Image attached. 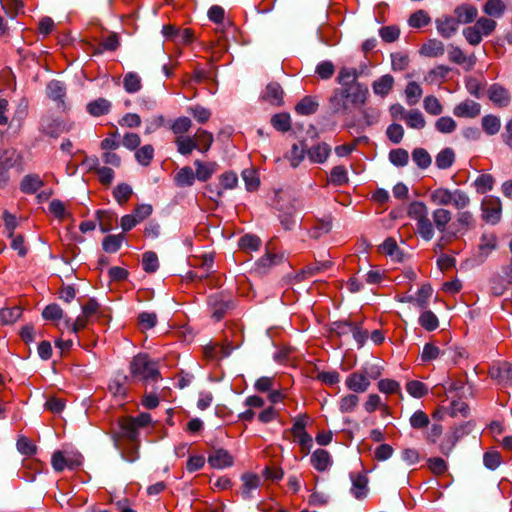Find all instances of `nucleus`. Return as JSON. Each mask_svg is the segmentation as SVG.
<instances>
[{"mask_svg":"<svg viewBox=\"0 0 512 512\" xmlns=\"http://www.w3.org/2000/svg\"><path fill=\"white\" fill-rule=\"evenodd\" d=\"M135 157L139 164L143 166H148L150 162L152 161L154 157V148L152 145H144L141 148H139L136 153Z\"/></svg>","mask_w":512,"mask_h":512,"instance_id":"69168bd1","label":"nucleus"},{"mask_svg":"<svg viewBox=\"0 0 512 512\" xmlns=\"http://www.w3.org/2000/svg\"><path fill=\"white\" fill-rule=\"evenodd\" d=\"M318 103L311 97H304L295 107L300 115H311L316 112Z\"/></svg>","mask_w":512,"mask_h":512,"instance_id":"864d4df0","label":"nucleus"},{"mask_svg":"<svg viewBox=\"0 0 512 512\" xmlns=\"http://www.w3.org/2000/svg\"><path fill=\"white\" fill-rule=\"evenodd\" d=\"M264 99L273 105H280L283 98V90L278 83H270L266 87Z\"/></svg>","mask_w":512,"mask_h":512,"instance_id":"e433bc0d","label":"nucleus"},{"mask_svg":"<svg viewBox=\"0 0 512 512\" xmlns=\"http://www.w3.org/2000/svg\"><path fill=\"white\" fill-rule=\"evenodd\" d=\"M311 464L317 471H326L332 464V459L328 451L317 449L311 456Z\"/></svg>","mask_w":512,"mask_h":512,"instance_id":"4be33fe9","label":"nucleus"},{"mask_svg":"<svg viewBox=\"0 0 512 512\" xmlns=\"http://www.w3.org/2000/svg\"><path fill=\"white\" fill-rule=\"evenodd\" d=\"M430 202L435 206H452L457 210L456 223L459 226L458 231H468L474 227L475 219L472 212L466 210L471 204L469 194L459 188L449 189L447 187H437L428 193Z\"/></svg>","mask_w":512,"mask_h":512,"instance_id":"f03ea898","label":"nucleus"},{"mask_svg":"<svg viewBox=\"0 0 512 512\" xmlns=\"http://www.w3.org/2000/svg\"><path fill=\"white\" fill-rule=\"evenodd\" d=\"M481 106L473 100H465L457 104L453 109V114L460 118H475L480 114Z\"/></svg>","mask_w":512,"mask_h":512,"instance_id":"ddd939ff","label":"nucleus"},{"mask_svg":"<svg viewBox=\"0 0 512 512\" xmlns=\"http://www.w3.org/2000/svg\"><path fill=\"white\" fill-rule=\"evenodd\" d=\"M423 90L417 82H409L405 88V96L408 105L413 106L417 104L422 97Z\"/></svg>","mask_w":512,"mask_h":512,"instance_id":"79ce46f5","label":"nucleus"},{"mask_svg":"<svg viewBox=\"0 0 512 512\" xmlns=\"http://www.w3.org/2000/svg\"><path fill=\"white\" fill-rule=\"evenodd\" d=\"M454 161L455 153L451 148H444L436 155L435 158V164L441 170L450 168Z\"/></svg>","mask_w":512,"mask_h":512,"instance_id":"72a5a7b5","label":"nucleus"},{"mask_svg":"<svg viewBox=\"0 0 512 512\" xmlns=\"http://www.w3.org/2000/svg\"><path fill=\"white\" fill-rule=\"evenodd\" d=\"M307 420L308 417L306 415L299 416L294 421L290 430L294 440L299 444L305 454H308L313 446V439L305 430Z\"/></svg>","mask_w":512,"mask_h":512,"instance_id":"423d86ee","label":"nucleus"},{"mask_svg":"<svg viewBox=\"0 0 512 512\" xmlns=\"http://www.w3.org/2000/svg\"><path fill=\"white\" fill-rule=\"evenodd\" d=\"M351 480H352L351 493L354 495V497L357 499L365 498L368 493L367 477L365 475H361V474H352Z\"/></svg>","mask_w":512,"mask_h":512,"instance_id":"393cba45","label":"nucleus"},{"mask_svg":"<svg viewBox=\"0 0 512 512\" xmlns=\"http://www.w3.org/2000/svg\"><path fill=\"white\" fill-rule=\"evenodd\" d=\"M406 390L414 398H421L428 393L427 386L417 380H411L407 382Z\"/></svg>","mask_w":512,"mask_h":512,"instance_id":"774afa93","label":"nucleus"},{"mask_svg":"<svg viewBox=\"0 0 512 512\" xmlns=\"http://www.w3.org/2000/svg\"><path fill=\"white\" fill-rule=\"evenodd\" d=\"M65 94L66 88L62 82L54 80L47 85V95L52 100L63 103Z\"/></svg>","mask_w":512,"mask_h":512,"instance_id":"4c0bfd02","label":"nucleus"},{"mask_svg":"<svg viewBox=\"0 0 512 512\" xmlns=\"http://www.w3.org/2000/svg\"><path fill=\"white\" fill-rule=\"evenodd\" d=\"M490 375L500 382L507 383L512 379V365L504 362L490 369Z\"/></svg>","mask_w":512,"mask_h":512,"instance_id":"f704fd0d","label":"nucleus"},{"mask_svg":"<svg viewBox=\"0 0 512 512\" xmlns=\"http://www.w3.org/2000/svg\"><path fill=\"white\" fill-rule=\"evenodd\" d=\"M390 162L397 167H404L408 164L409 154L402 148L393 149L389 153Z\"/></svg>","mask_w":512,"mask_h":512,"instance_id":"4d7b16f0","label":"nucleus"},{"mask_svg":"<svg viewBox=\"0 0 512 512\" xmlns=\"http://www.w3.org/2000/svg\"><path fill=\"white\" fill-rule=\"evenodd\" d=\"M420 54L425 57H440L445 53V46L438 39H429L420 48Z\"/></svg>","mask_w":512,"mask_h":512,"instance_id":"aec40b11","label":"nucleus"},{"mask_svg":"<svg viewBox=\"0 0 512 512\" xmlns=\"http://www.w3.org/2000/svg\"><path fill=\"white\" fill-rule=\"evenodd\" d=\"M342 331L351 332L353 338L359 344V346H362L368 337V332L366 330L361 329L359 326L353 323H343Z\"/></svg>","mask_w":512,"mask_h":512,"instance_id":"3c124183","label":"nucleus"},{"mask_svg":"<svg viewBox=\"0 0 512 512\" xmlns=\"http://www.w3.org/2000/svg\"><path fill=\"white\" fill-rule=\"evenodd\" d=\"M495 180L490 174H481L474 181L473 185L475 190L479 194H485L486 192L493 189Z\"/></svg>","mask_w":512,"mask_h":512,"instance_id":"a19ab883","label":"nucleus"},{"mask_svg":"<svg viewBox=\"0 0 512 512\" xmlns=\"http://www.w3.org/2000/svg\"><path fill=\"white\" fill-rule=\"evenodd\" d=\"M423 106L428 114L434 116L440 115L443 112L442 104L440 103L438 98H436L433 95H429L424 98Z\"/></svg>","mask_w":512,"mask_h":512,"instance_id":"13d9d810","label":"nucleus"},{"mask_svg":"<svg viewBox=\"0 0 512 512\" xmlns=\"http://www.w3.org/2000/svg\"><path fill=\"white\" fill-rule=\"evenodd\" d=\"M110 108L111 103L104 98H98L87 104V111L95 117L107 114Z\"/></svg>","mask_w":512,"mask_h":512,"instance_id":"473e14b6","label":"nucleus"},{"mask_svg":"<svg viewBox=\"0 0 512 512\" xmlns=\"http://www.w3.org/2000/svg\"><path fill=\"white\" fill-rule=\"evenodd\" d=\"M341 90L349 103V108L352 106H363L369 95V90L364 84H352L348 87L341 88Z\"/></svg>","mask_w":512,"mask_h":512,"instance_id":"6e6552de","label":"nucleus"},{"mask_svg":"<svg viewBox=\"0 0 512 512\" xmlns=\"http://www.w3.org/2000/svg\"><path fill=\"white\" fill-rule=\"evenodd\" d=\"M174 143L177 151L184 156L190 155L195 150L194 138L190 136H176Z\"/></svg>","mask_w":512,"mask_h":512,"instance_id":"ea45409f","label":"nucleus"},{"mask_svg":"<svg viewBox=\"0 0 512 512\" xmlns=\"http://www.w3.org/2000/svg\"><path fill=\"white\" fill-rule=\"evenodd\" d=\"M435 128L440 133L449 134L456 130L457 123L452 117L443 116L436 120Z\"/></svg>","mask_w":512,"mask_h":512,"instance_id":"5fc2aeb1","label":"nucleus"},{"mask_svg":"<svg viewBox=\"0 0 512 512\" xmlns=\"http://www.w3.org/2000/svg\"><path fill=\"white\" fill-rule=\"evenodd\" d=\"M15 168L19 173L24 170V159L21 152L15 148L5 149L0 154V189L4 188L9 180V170Z\"/></svg>","mask_w":512,"mask_h":512,"instance_id":"20e7f679","label":"nucleus"},{"mask_svg":"<svg viewBox=\"0 0 512 512\" xmlns=\"http://www.w3.org/2000/svg\"><path fill=\"white\" fill-rule=\"evenodd\" d=\"M481 127L488 136H494L501 129L500 118L493 114L485 115L481 119Z\"/></svg>","mask_w":512,"mask_h":512,"instance_id":"c756f323","label":"nucleus"},{"mask_svg":"<svg viewBox=\"0 0 512 512\" xmlns=\"http://www.w3.org/2000/svg\"><path fill=\"white\" fill-rule=\"evenodd\" d=\"M44 186V181L38 174H27L20 182V190L24 194H34Z\"/></svg>","mask_w":512,"mask_h":512,"instance_id":"f3484780","label":"nucleus"},{"mask_svg":"<svg viewBox=\"0 0 512 512\" xmlns=\"http://www.w3.org/2000/svg\"><path fill=\"white\" fill-rule=\"evenodd\" d=\"M497 23L495 20L488 17H480L477 21L466 28L463 29V36L465 40L471 46H478L483 37L490 36L496 29Z\"/></svg>","mask_w":512,"mask_h":512,"instance_id":"7ed1b4c3","label":"nucleus"},{"mask_svg":"<svg viewBox=\"0 0 512 512\" xmlns=\"http://www.w3.org/2000/svg\"><path fill=\"white\" fill-rule=\"evenodd\" d=\"M194 165L196 167L195 177L202 182L207 181L217 170L215 162L204 163L200 160H195Z\"/></svg>","mask_w":512,"mask_h":512,"instance_id":"c85d7f7f","label":"nucleus"},{"mask_svg":"<svg viewBox=\"0 0 512 512\" xmlns=\"http://www.w3.org/2000/svg\"><path fill=\"white\" fill-rule=\"evenodd\" d=\"M394 86V78L390 74H385L372 83L374 94L385 97L387 96Z\"/></svg>","mask_w":512,"mask_h":512,"instance_id":"5701e85b","label":"nucleus"},{"mask_svg":"<svg viewBox=\"0 0 512 512\" xmlns=\"http://www.w3.org/2000/svg\"><path fill=\"white\" fill-rule=\"evenodd\" d=\"M22 315V310L18 306L6 307L0 310V325H10L15 323Z\"/></svg>","mask_w":512,"mask_h":512,"instance_id":"c9c22d12","label":"nucleus"},{"mask_svg":"<svg viewBox=\"0 0 512 512\" xmlns=\"http://www.w3.org/2000/svg\"><path fill=\"white\" fill-rule=\"evenodd\" d=\"M113 195L115 200L120 204L123 205L126 203L129 198L132 195V188L130 185L126 183H121L117 185L113 191Z\"/></svg>","mask_w":512,"mask_h":512,"instance_id":"0e129e2a","label":"nucleus"},{"mask_svg":"<svg viewBox=\"0 0 512 512\" xmlns=\"http://www.w3.org/2000/svg\"><path fill=\"white\" fill-rule=\"evenodd\" d=\"M123 86L128 93L138 92L142 88L140 76L135 72H128L123 78Z\"/></svg>","mask_w":512,"mask_h":512,"instance_id":"a18cd8bd","label":"nucleus"},{"mask_svg":"<svg viewBox=\"0 0 512 512\" xmlns=\"http://www.w3.org/2000/svg\"><path fill=\"white\" fill-rule=\"evenodd\" d=\"M120 428L123 436L126 437L129 441H137L138 427L132 420V417L124 418L120 422Z\"/></svg>","mask_w":512,"mask_h":512,"instance_id":"de8ad7c7","label":"nucleus"},{"mask_svg":"<svg viewBox=\"0 0 512 512\" xmlns=\"http://www.w3.org/2000/svg\"><path fill=\"white\" fill-rule=\"evenodd\" d=\"M506 10L502 0H487L483 6V12L491 18H501Z\"/></svg>","mask_w":512,"mask_h":512,"instance_id":"7c9ffc66","label":"nucleus"},{"mask_svg":"<svg viewBox=\"0 0 512 512\" xmlns=\"http://www.w3.org/2000/svg\"><path fill=\"white\" fill-rule=\"evenodd\" d=\"M482 218L490 223L496 224L500 221L502 215L501 200L495 196H487L483 199L482 204Z\"/></svg>","mask_w":512,"mask_h":512,"instance_id":"0eeeda50","label":"nucleus"},{"mask_svg":"<svg viewBox=\"0 0 512 512\" xmlns=\"http://www.w3.org/2000/svg\"><path fill=\"white\" fill-rule=\"evenodd\" d=\"M454 15L459 24H469L477 18L478 10L471 4H461L455 8Z\"/></svg>","mask_w":512,"mask_h":512,"instance_id":"2eb2a0df","label":"nucleus"},{"mask_svg":"<svg viewBox=\"0 0 512 512\" xmlns=\"http://www.w3.org/2000/svg\"><path fill=\"white\" fill-rule=\"evenodd\" d=\"M91 318H88L85 316V314L82 312L81 315H79L75 321L71 322L69 318H66L63 323H56V326L62 330V329H68L72 333L77 334L79 331L86 328L90 322Z\"/></svg>","mask_w":512,"mask_h":512,"instance_id":"b1692460","label":"nucleus"},{"mask_svg":"<svg viewBox=\"0 0 512 512\" xmlns=\"http://www.w3.org/2000/svg\"><path fill=\"white\" fill-rule=\"evenodd\" d=\"M193 138L195 149L201 153L208 152L214 141L213 134L204 129H198Z\"/></svg>","mask_w":512,"mask_h":512,"instance_id":"412c9836","label":"nucleus"},{"mask_svg":"<svg viewBox=\"0 0 512 512\" xmlns=\"http://www.w3.org/2000/svg\"><path fill=\"white\" fill-rule=\"evenodd\" d=\"M284 254H275L267 252L257 261V266L260 269L267 270L275 265H278L284 261Z\"/></svg>","mask_w":512,"mask_h":512,"instance_id":"c03bdc74","label":"nucleus"},{"mask_svg":"<svg viewBox=\"0 0 512 512\" xmlns=\"http://www.w3.org/2000/svg\"><path fill=\"white\" fill-rule=\"evenodd\" d=\"M459 23L455 17L443 16L436 19L437 32L446 39L451 38L458 31Z\"/></svg>","mask_w":512,"mask_h":512,"instance_id":"9b49d317","label":"nucleus"},{"mask_svg":"<svg viewBox=\"0 0 512 512\" xmlns=\"http://www.w3.org/2000/svg\"><path fill=\"white\" fill-rule=\"evenodd\" d=\"M379 250L381 253L388 255L392 260L396 262L403 261V253L399 249L397 242L394 238H387L380 246Z\"/></svg>","mask_w":512,"mask_h":512,"instance_id":"cd10ccee","label":"nucleus"},{"mask_svg":"<svg viewBox=\"0 0 512 512\" xmlns=\"http://www.w3.org/2000/svg\"><path fill=\"white\" fill-rule=\"evenodd\" d=\"M404 121L406 122V125L412 129L420 130L423 129L426 125V121L423 114L417 109L410 110L407 113V116Z\"/></svg>","mask_w":512,"mask_h":512,"instance_id":"49530a36","label":"nucleus"},{"mask_svg":"<svg viewBox=\"0 0 512 512\" xmlns=\"http://www.w3.org/2000/svg\"><path fill=\"white\" fill-rule=\"evenodd\" d=\"M242 485L240 494L244 499L253 497V493L259 488L261 479L258 475L253 473H245L241 476Z\"/></svg>","mask_w":512,"mask_h":512,"instance_id":"4468645a","label":"nucleus"},{"mask_svg":"<svg viewBox=\"0 0 512 512\" xmlns=\"http://www.w3.org/2000/svg\"><path fill=\"white\" fill-rule=\"evenodd\" d=\"M207 461L214 469H224L232 466L234 459L227 450L217 449L208 456Z\"/></svg>","mask_w":512,"mask_h":512,"instance_id":"f8f14e48","label":"nucleus"},{"mask_svg":"<svg viewBox=\"0 0 512 512\" xmlns=\"http://www.w3.org/2000/svg\"><path fill=\"white\" fill-rule=\"evenodd\" d=\"M359 404V397L355 393L344 395L339 400L341 413H352Z\"/></svg>","mask_w":512,"mask_h":512,"instance_id":"09e8293b","label":"nucleus"},{"mask_svg":"<svg viewBox=\"0 0 512 512\" xmlns=\"http://www.w3.org/2000/svg\"><path fill=\"white\" fill-rule=\"evenodd\" d=\"M432 292L433 289L429 284H423L414 298L415 305L420 309H425L428 305V300L431 297Z\"/></svg>","mask_w":512,"mask_h":512,"instance_id":"603ef678","label":"nucleus"},{"mask_svg":"<svg viewBox=\"0 0 512 512\" xmlns=\"http://www.w3.org/2000/svg\"><path fill=\"white\" fill-rule=\"evenodd\" d=\"M68 129L66 125L55 119H43L41 122V131L50 136L52 138L59 137L62 133L66 132Z\"/></svg>","mask_w":512,"mask_h":512,"instance_id":"a211bd4d","label":"nucleus"},{"mask_svg":"<svg viewBox=\"0 0 512 512\" xmlns=\"http://www.w3.org/2000/svg\"><path fill=\"white\" fill-rule=\"evenodd\" d=\"M447 206H437L429 217V209L422 201H413L407 208V214L410 219L416 223L417 234L425 241H431L434 238L435 230L444 233L452 220V213Z\"/></svg>","mask_w":512,"mask_h":512,"instance_id":"f257e3e1","label":"nucleus"},{"mask_svg":"<svg viewBox=\"0 0 512 512\" xmlns=\"http://www.w3.org/2000/svg\"><path fill=\"white\" fill-rule=\"evenodd\" d=\"M124 234L108 235L102 241V249L106 253H116L122 246Z\"/></svg>","mask_w":512,"mask_h":512,"instance_id":"58836bf2","label":"nucleus"},{"mask_svg":"<svg viewBox=\"0 0 512 512\" xmlns=\"http://www.w3.org/2000/svg\"><path fill=\"white\" fill-rule=\"evenodd\" d=\"M412 159L421 169H426L431 165L432 159L429 153L423 148H416L412 152Z\"/></svg>","mask_w":512,"mask_h":512,"instance_id":"6e6d98bb","label":"nucleus"},{"mask_svg":"<svg viewBox=\"0 0 512 512\" xmlns=\"http://www.w3.org/2000/svg\"><path fill=\"white\" fill-rule=\"evenodd\" d=\"M346 387L353 393H364L370 387V380L363 371L349 374L345 379Z\"/></svg>","mask_w":512,"mask_h":512,"instance_id":"1a4fd4ad","label":"nucleus"},{"mask_svg":"<svg viewBox=\"0 0 512 512\" xmlns=\"http://www.w3.org/2000/svg\"><path fill=\"white\" fill-rule=\"evenodd\" d=\"M330 108L335 114H344L349 108V103L340 89H336L329 100Z\"/></svg>","mask_w":512,"mask_h":512,"instance_id":"bb28decb","label":"nucleus"},{"mask_svg":"<svg viewBox=\"0 0 512 512\" xmlns=\"http://www.w3.org/2000/svg\"><path fill=\"white\" fill-rule=\"evenodd\" d=\"M42 316L45 320L56 322L64 317V311L58 304H49L43 309Z\"/></svg>","mask_w":512,"mask_h":512,"instance_id":"052dcab7","label":"nucleus"},{"mask_svg":"<svg viewBox=\"0 0 512 512\" xmlns=\"http://www.w3.org/2000/svg\"><path fill=\"white\" fill-rule=\"evenodd\" d=\"M360 72L356 68L342 67L337 76V82L341 88L348 87L352 84H360L357 79Z\"/></svg>","mask_w":512,"mask_h":512,"instance_id":"a878e982","label":"nucleus"},{"mask_svg":"<svg viewBox=\"0 0 512 512\" xmlns=\"http://www.w3.org/2000/svg\"><path fill=\"white\" fill-rule=\"evenodd\" d=\"M130 373L138 380H157L159 371L156 364L146 354L136 355L130 363Z\"/></svg>","mask_w":512,"mask_h":512,"instance_id":"39448f33","label":"nucleus"},{"mask_svg":"<svg viewBox=\"0 0 512 512\" xmlns=\"http://www.w3.org/2000/svg\"><path fill=\"white\" fill-rule=\"evenodd\" d=\"M430 21L431 18L426 11L418 10L410 16L408 23L413 28H422L427 26Z\"/></svg>","mask_w":512,"mask_h":512,"instance_id":"680f3d73","label":"nucleus"},{"mask_svg":"<svg viewBox=\"0 0 512 512\" xmlns=\"http://www.w3.org/2000/svg\"><path fill=\"white\" fill-rule=\"evenodd\" d=\"M419 324L427 331H434L439 326V320L432 311L425 310L419 317Z\"/></svg>","mask_w":512,"mask_h":512,"instance_id":"8fccbe9b","label":"nucleus"},{"mask_svg":"<svg viewBox=\"0 0 512 512\" xmlns=\"http://www.w3.org/2000/svg\"><path fill=\"white\" fill-rule=\"evenodd\" d=\"M142 266L145 272L154 273L159 268L158 256L155 252L148 251L143 254Z\"/></svg>","mask_w":512,"mask_h":512,"instance_id":"bf43d9fd","label":"nucleus"},{"mask_svg":"<svg viewBox=\"0 0 512 512\" xmlns=\"http://www.w3.org/2000/svg\"><path fill=\"white\" fill-rule=\"evenodd\" d=\"M331 153V148L326 143H318L307 151V156L312 163H324Z\"/></svg>","mask_w":512,"mask_h":512,"instance_id":"6ab92c4d","label":"nucleus"},{"mask_svg":"<svg viewBox=\"0 0 512 512\" xmlns=\"http://www.w3.org/2000/svg\"><path fill=\"white\" fill-rule=\"evenodd\" d=\"M447 53H448V59L450 62L461 65L466 70H471L476 63V59H475L474 55H471V56L465 55L463 50L460 47L455 46L453 44H450L448 46Z\"/></svg>","mask_w":512,"mask_h":512,"instance_id":"9d476101","label":"nucleus"},{"mask_svg":"<svg viewBox=\"0 0 512 512\" xmlns=\"http://www.w3.org/2000/svg\"><path fill=\"white\" fill-rule=\"evenodd\" d=\"M192 126V121L188 117H179L171 124V130L176 136H184Z\"/></svg>","mask_w":512,"mask_h":512,"instance_id":"e2e57ef3","label":"nucleus"},{"mask_svg":"<svg viewBox=\"0 0 512 512\" xmlns=\"http://www.w3.org/2000/svg\"><path fill=\"white\" fill-rule=\"evenodd\" d=\"M261 245V240L258 236L246 234L239 240V247L246 251H256Z\"/></svg>","mask_w":512,"mask_h":512,"instance_id":"338daca9","label":"nucleus"},{"mask_svg":"<svg viewBox=\"0 0 512 512\" xmlns=\"http://www.w3.org/2000/svg\"><path fill=\"white\" fill-rule=\"evenodd\" d=\"M489 99L499 107H506L510 102V94L507 89L499 84H493L488 89Z\"/></svg>","mask_w":512,"mask_h":512,"instance_id":"dca6fc26","label":"nucleus"},{"mask_svg":"<svg viewBox=\"0 0 512 512\" xmlns=\"http://www.w3.org/2000/svg\"><path fill=\"white\" fill-rule=\"evenodd\" d=\"M497 247V237L493 233H484L481 236L479 250L484 256H488Z\"/></svg>","mask_w":512,"mask_h":512,"instance_id":"37998d69","label":"nucleus"},{"mask_svg":"<svg viewBox=\"0 0 512 512\" xmlns=\"http://www.w3.org/2000/svg\"><path fill=\"white\" fill-rule=\"evenodd\" d=\"M195 179V173L189 166L182 167L174 176V181L179 187L192 186Z\"/></svg>","mask_w":512,"mask_h":512,"instance_id":"2f4dec72","label":"nucleus"}]
</instances>
